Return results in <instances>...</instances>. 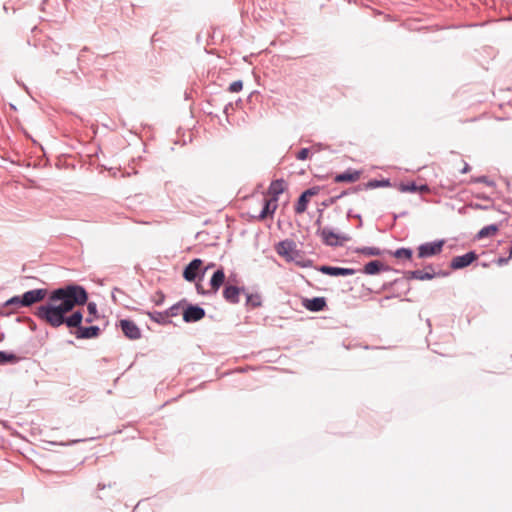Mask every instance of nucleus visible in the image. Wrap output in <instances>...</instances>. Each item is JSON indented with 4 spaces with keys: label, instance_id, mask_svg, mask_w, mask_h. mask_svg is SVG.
I'll return each mask as SVG.
<instances>
[{
    "label": "nucleus",
    "instance_id": "f257e3e1",
    "mask_svg": "<svg viewBox=\"0 0 512 512\" xmlns=\"http://www.w3.org/2000/svg\"><path fill=\"white\" fill-rule=\"evenodd\" d=\"M89 294L86 288L77 283H68L49 292L48 300L34 312L39 319L63 311H73L87 303Z\"/></svg>",
    "mask_w": 512,
    "mask_h": 512
},
{
    "label": "nucleus",
    "instance_id": "a878e982",
    "mask_svg": "<svg viewBox=\"0 0 512 512\" xmlns=\"http://www.w3.org/2000/svg\"><path fill=\"white\" fill-rule=\"evenodd\" d=\"M20 357L13 352L0 351V365L18 363Z\"/></svg>",
    "mask_w": 512,
    "mask_h": 512
},
{
    "label": "nucleus",
    "instance_id": "473e14b6",
    "mask_svg": "<svg viewBox=\"0 0 512 512\" xmlns=\"http://www.w3.org/2000/svg\"><path fill=\"white\" fill-rule=\"evenodd\" d=\"M86 304L89 316L85 318V322L92 323L94 320L99 318L97 304L95 302L88 301Z\"/></svg>",
    "mask_w": 512,
    "mask_h": 512
},
{
    "label": "nucleus",
    "instance_id": "a211bd4d",
    "mask_svg": "<svg viewBox=\"0 0 512 512\" xmlns=\"http://www.w3.org/2000/svg\"><path fill=\"white\" fill-rule=\"evenodd\" d=\"M286 183L284 179L273 180L268 187V194L271 196L268 200L277 203L279 196L285 191Z\"/></svg>",
    "mask_w": 512,
    "mask_h": 512
},
{
    "label": "nucleus",
    "instance_id": "0eeeda50",
    "mask_svg": "<svg viewBox=\"0 0 512 512\" xmlns=\"http://www.w3.org/2000/svg\"><path fill=\"white\" fill-rule=\"evenodd\" d=\"M444 244L445 240L439 239L419 245L417 249L418 258L424 259L440 254L442 252Z\"/></svg>",
    "mask_w": 512,
    "mask_h": 512
},
{
    "label": "nucleus",
    "instance_id": "9d476101",
    "mask_svg": "<svg viewBox=\"0 0 512 512\" xmlns=\"http://www.w3.org/2000/svg\"><path fill=\"white\" fill-rule=\"evenodd\" d=\"M117 326L121 329L124 336L129 340H138L141 338V329L130 319L119 320Z\"/></svg>",
    "mask_w": 512,
    "mask_h": 512
},
{
    "label": "nucleus",
    "instance_id": "a19ab883",
    "mask_svg": "<svg viewBox=\"0 0 512 512\" xmlns=\"http://www.w3.org/2000/svg\"><path fill=\"white\" fill-rule=\"evenodd\" d=\"M196 291L198 294L203 295V296H214L215 295L214 293H210V289L205 290L203 288V286L199 283H196Z\"/></svg>",
    "mask_w": 512,
    "mask_h": 512
},
{
    "label": "nucleus",
    "instance_id": "2eb2a0df",
    "mask_svg": "<svg viewBox=\"0 0 512 512\" xmlns=\"http://www.w3.org/2000/svg\"><path fill=\"white\" fill-rule=\"evenodd\" d=\"M24 307L22 295H15L4 302L0 309V315L8 316L15 312V309Z\"/></svg>",
    "mask_w": 512,
    "mask_h": 512
},
{
    "label": "nucleus",
    "instance_id": "7c9ffc66",
    "mask_svg": "<svg viewBox=\"0 0 512 512\" xmlns=\"http://www.w3.org/2000/svg\"><path fill=\"white\" fill-rule=\"evenodd\" d=\"M309 203V198L306 197L303 193H301L297 199V202L294 206V210L296 214H302L306 211Z\"/></svg>",
    "mask_w": 512,
    "mask_h": 512
},
{
    "label": "nucleus",
    "instance_id": "f704fd0d",
    "mask_svg": "<svg viewBox=\"0 0 512 512\" xmlns=\"http://www.w3.org/2000/svg\"><path fill=\"white\" fill-rule=\"evenodd\" d=\"M471 182L473 183H484L486 184L487 186H491V187H494L496 184L493 180L489 179L487 176L485 175H482V176H477V177H473L471 179Z\"/></svg>",
    "mask_w": 512,
    "mask_h": 512
},
{
    "label": "nucleus",
    "instance_id": "c03bdc74",
    "mask_svg": "<svg viewBox=\"0 0 512 512\" xmlns=\"http://www.w3.org/2000/svg\"><path fill=\"white\" fill-rule=\"evenodd\" d=\"M430 191H431V188L428 184L418 185L417 192L422 193V194H427V193H430Z\"/></svg>",
    "mask_w": 512,
    "mask_h": 512
},
{
    "label": "nucleus",
    "instance_id": "de8ad7c7",
    "mask_svg": "<svg viewBox=\"0 0 512 512\" xmlns=\"http://www.w3.org/2000/svg\"><path fill=\"white\" fill-rule=\"evenodd\" d=\"M474 208L480 209V210H489L490 208H494V206H487V205H481V204H475Z\"/></svg>",
    "mask_w": 512,
    "mask_h": 512
},
{
    "label": "nucleus",
    "instance_id": "412c9836",
    "mask_svg": "<svg viewBox=\"0 0 512 512\" xmlns=\"http://www.w3.org/2000/svg\"><path fill=\"white\" fill-rule=\"evenodd\" d=\"M276 209H277V203H275L271 200H268L267 198H264L262 209L256 218L258 220H264L268 216H272Z\"/></svg>",
    "mask_w": 512,
    "mask_h": 512
},
{
    "label": "nucleus",
    "instance_id": "13d9d810",
    "mask_svg": "<svg viewBox=\"0 0 512 512\" xmlns=\"http://www.w3.org/2000/svg\"><path fill=\"white\" fill-rule=\"evenodd\" d=\"M105 487H106L105 484H101V483L98 484V489H100V490L104 489Z\"/></svg>",
    "mask_w": 512,
    "mask_h": 512
},
{
    "label": "nucleus",
    "instance_id": "b1692460",
    "mask_svg": "<svg viewBox=\"0 0 512 512\" xmlns=\"http://www.w3.org/2000/svg\"><path fill=\"white\" fill-rule=\"evenodd\" d=\"M499 231V225L498 224H490V225H487V226H484L483 228H481L475 238L477 240H481V239H484V238H487V237H491V236H494L497 234V232Z\"/></svg>",
    "mask_w": 512,
    "mask_h": 512
},
{
    "label": "nucleus",
    "instance_id": "f3484780",
    "mask_svg": "<svg viewBox=\"0 0 512 512\" xmlns=\"http://www.w3.org/2000/svg\"><path fill=\"white\" fill-rule=\"evenodd\" d=\"M101 334V329L97 325L81 326L75 330L74 335L77 339H94Z\"/></svg>",
    "mask_w": 512,
    "mask_h": 512
},
{
    "label": "nucleus",
    "instance_id": "20e7f679",
    "mask_svg": "<svg viewBox=\"0 0 512 512\" xmlns=\"http://www.w3.org/2000/svg\"><path fill=\"white\" fill-rule=\"evenodd\" d=\"M316 235L321 237L323 244L329 247L343 246L345 242L351 240L348 234L335 233L334 230L328 226L323 229H317Z\"/></svg>",
    "mask_w": 512,
    "mask_h": 512
},
{
    "label": "nucleus",
    "instance_id": "3c124183",
    "mask_svg": "<svg viewBox=\"0 0 512 512\" xmlns=\"http://www.w3.org/2000/svg\"><path fill=\"white\" fill-rule=\"evenodd\" d=\"M509 260H510V259H509L508 257H507V258H505V257H500V258L497 260V263H498L499 265H504V264H507Z\"/></svg>",
    "mask_w": 512,
    "mask_h": 512
},
{
    "label": "nucleus",
    "instance_id": "052dcab7",
    "mask_svg": "<svg viewBox=\"0 0 512 512\" xmlns=\"http://www.w3.org/2000/svg\"><path fill=\"white\" fill-rule=\"evenodd\" d=\"M399 218V214H393V219L396 221Z\"/></svg>",
    "mask_w": 512,
    "mask_h": 512
},
{
    "label": "nucleus",
    "instance_id": "603ef678",
    "mask_svg": "<svg viewBox=\"0 0 512 512\" xmlns=\"http://www.w3.org/2000/svg\"><path fill=\"white\" fill-rule=\"evenodd\" d=\"M476 197L481 200H486V201L491 200V198L489 196H487L486 194H477Z\"/></svg>",
    "mask_w": 512,
    "mask_h": 512
},
{
    "label": "nucleus",
    "instance_id": "5701e85b",
    "mask_svg": "<svg viewBox=\"0 0 512 512\" xmlns=\"http://www.w3.org/2000/svg\"><path fill=\"white\" fill-rule=\"evenodd\" d=\"M409 280L410 279L406 278V272H404V277L396 278L393 281L384 283L383 286H382V289L383 290H388V289H391L392 287L395 286L397 288L406 289V292H408L410 290V287H409V284H408Z\"/></svg>",
    "mask_w": 512,
    "mask_h": 512
},
{
    "label": "nucleus",
    "instance_id": "6e6d98bb",
    "mask_svg": "<svg viewBox=\"0 0 512 512\" xmlns=\"http://www.w3.org/2000/svg\"><path fill=\"white\" fill-rule=\"evenodd\" d=\"M388 299H390V296H386L385 298L381 299V300H380L381 306H383V302H384L385 300H388Z\"/></svg>",
    "mask_w": 512,
    "mask_h": 512
},
{
    "label": "nucleus",
    "instance_id": "680f3d73",
    "mask_svg": "<svg viewBox=\"0 0 512 512\" xmlns=\"http://www.w3.org/2000/svg\"><path fill=\"white\" fill-rule=\"evenodd\" d=\"M11 109L16 110V106L13 104H10Z\"/></svg>",
    "mask_w": 512,
    "mask_h": 512
},
{
    "label": "nucleus",
    "instance_id": "4be33fe9",
    "mask_svg": "<svg viewBox=\"0 0 512 512\" xmlns=\"http://www.w3.org/2000/svg\"><path fill=\"white\" fill-rule=\"evenodd\" d=\"M386 254L391 255L399 260H408L411 261L413 257V250L409 247H400L395 251L387 250Z\"/></svg>",
    "mask_w": 512,
    "mask_h": 512
},
{
    "label": "nucleus",
    "instance_id": "f03ea898",
    "mask_svg": "<svg viewBox=\"0 0 512 512\" xmlns=\"http://www.w3.org/2000/svg\"><path fill=\"white\" fill-rule=\"evenodd\" d=\"M39 319L52 328H59L65 325L72 331V329L78 330L83 326L84 315L81 310L73 309V311H63Z\"/></svg>",
    "mask_w": 512,
    "mask_h": 512
},
{
    "label": "nucleus",
    "instance_id": "bf43d9fd",
    "mask_svg": "<svg viewBox=\"0 0 512 512\" xmlns=\"http://www.w3.org/2000/svg\"><path fill=\"white\" fill-rule=\"evenodd\" d=\"M406 215H407V211H403V212L399 213V218H400V217H404V216H406Z\"/></svg>",
    "mask_w": 512,
    "mask_h": 512
},
{
    "label": "nucleus",
    "instance_id": "4468645a",
    "mask_svg": "<svg viewBox=\"0 0 512 512\" xmlns=\"http://www.w3.org/2000/svg\"><path fill=\"white\" fill-rule=\"evenodd\" d=\"M302 306L311 312H321L327 308L325 297L303 298Z\"/></svg>",
    "mask_w": 512,
    "mask_h": 512
},
{
    "label": "nucleus",
    "instance_id": "79ce46f5",
    "mask_svg": "<svg viewBox=\"0 0 512 512\" xmlns=\"http://www.w3.org/2000/svg\"><path fill=\"white\" fill-rule=\"evenodd\" d=\"M337 201H338V197H337V195H335V196H331V197H329L328 199H326L325 201H323V202H322V205H323L324 207H329V206L334 205Z\"/></svg>",
    "mask_w": 512,
    "mask_h": 512
},
{
    "label": "nucleus",
    "instance_id": "dca6fc26",
    "mask_svg": "<svg viewBox=\"0 0 512 512\" xmlns=\"http://www.w3.org/2000/svg\"><path fill=\"white\" fill-rule=\"evenodd\" d=\"M392 268L385 265L379 260H372L366 263L362 269V272L366 275H376L382 271H390ZM394 272L398 273L399 270L393 269Z\"/></svg>",
    "mask_w": 512,
    "mask_h": 512
},
{
    "label": "nucleus",
    "instance_id": "2f4dec72",
    "mask_svg": "<svg viewBox=\"0 0 512 512\" xmlns=\"http://www.w3.org/2000/svg\"><path fill=\"white\" fill-rule=\"evenodd\" d=\"M366 189H374V188H380V187H389L391 186L390 179H371L366 184L363 185Z\"/></svg>",
    "mask_w": 512,
    "mask_h": 512
},
{
    "label": "nucleus",
    "instance_id": "72a5a7b5",
    "mask_svg": "<svg viewBox=\"0 0 512 512\" xmlns=\"http://www.w3.org/2000/svg\"><path fill=\"white\" fill-rule=\"evenodd\" d=\"M398 190L402 193H417L418 185L415 181H410L407 183L401 182L398 185Z\"/></svg>",
    "mask_w": 512,
    "mask_h": 512
},
{
    "label": "nucleus",
    "instance_id": "1a4fd4ad",
    "mask_svg": "<svg viewBox=\"0 0 512 512\" xmlns=\"http://www.w3.org/2000/svg\"><path fill=\"white\" fill-rule=\"evenodd\" d=\"M21 295L24 307H31L36 303L42 302L49 295V292L46 288H36L28 290Z\"/></svg>",
    "mask_w": 512,
    "mask_h": 512
},
{
    "label": "nucleus",
    "instance_id": "c756f323",
    "mask_svg": "<svg viewBox=\"0 0 512 512\" xmlns=\"http://www.w3.org/2000/svg\"><path fill=\"white\" fill-rule=\"evenodd\" d=\"M112 300L114 303H119L122 305H126V300L129 298V296L120 288L115 287L112 290Z\"/></svg>",
    "mask_w": 512,
    "mask_h": 512
},
{
    "label": "nucleus",
    "instance_id": "f8f14e48",
    "mask_svg": "<svg viewBox=\"0 0 512 512\" xmlns=\"http://www.w3.org/2000/svg\"><path fill=\"white\" fill-rule=\"evenodd\" d=\"M317 270L324 275L333 276V277L350 276V275H354L356 273V270L353 268L330 266V265H321L317 268Z\"/></svg>",
    "mask_w": 512,
    "mask_h": 512
},
{
    "label": "nucleus",
    "instance_id": "393cba45",
    "mask_svg": "<svg viewBox=\"0 0 512 512\" xmlns=\"http://www.w3.org/2000/svg\"><path fill=\"white\" fill-rule=\"evenodd\" d=\"M244 294L246 295V306L248 308L254 309L262 305V297L259 293H248L245 291Z\"/></svg>",
    "mask_w": 512,
    "mask_h": 512
},
{
    "label": "nucleus",
    "instance_id": "c9c22d12",
    "mask_svg": "<svg viewBox=\"0 0 512 512\" xmlns=\"http://www.w3.org/2000/svg\"><path fill=\"white\" fill-rule=\"evenodd\" d=\"M87 52H88V48L84 47L83 49H81V51L79 52V55L77 57V61H78V64H79V69L82 71V73H84L83 64L86 62L85 57H86V53Z\"/></svg>",
    "mask_w": 512,
    "mask_h": 512
},
{
    "label": "nucleus",
    "instance_id": "aec40b11",
    "mask_svg": "<svg viewBox=\"0 0 512 512\" xmlns=\"http://www.w3.org/2000/svg\"><path fill=\"white\" fill-rule=\"evenodd\" d=\"M225 272H224V269L222 267L218 268L211 276V279H210V293H214L215 295L217 294L218 290L220 289V287L224 284L225 282Z\"/></svg>",
    "mask_w": 512,
    "mask_h": 512
},
{
    "label": "nucleus",
    "instance_id": "a18cd8bd",
    "mask_svg": "<svg viewBox=\"0 0 512 512\" xmlns=\"http://www.w3.org/2000/svg\"><path fill=\"white\" fill-rule=\"evenodd\" d=\"M347 217L350 218V217H354V218H357L359 220V225L358 227H361L362 226V217L360 214H353L352 213V210H348L347 212Z\"/></svg>",
    "mask_w": 512,
    "mask_h": 512
},
{
    "label": "nucleus",
    "instance_id": "e2e57ef3",
    "mask_svg": "<svg viewBox=\"0 0 512 512\" xmlns=\"http://www.w3.org/2000/svg\"><path fill=\"white\" fill-rule=\"evenodd\" d=\"M212 266H213V264H211V265L207 266V267L205 268V271H206L208 268H212Z\"/></svg>",
    "mask_w": 512,
    "mask_h": 512
},
{
    "label": "nucleus",
    "instance_id": "09e8293b",
    "mask_svg": "<svg viewBox=\"0 0 512 512\" xmlns=\"http://www.w3.org/2000/svg\"><path fill=\"white\" fill-rule=\"evenodd\" d=\"M158 295H159V299L155 301V304L157 306L161 305L164 301V294L162 292H159Z\"/></svg>",
    "mask_w": 512,
    "mask_h": 512
},
{
    "label": "nucleus",
    "instance_id": "8fccbe9b",
    "mask_svg": "<svg viewBox=\"0 0 512 512\" xmlns=\"http://www.w3.org/2000/svg\"><path fill=\"white\" fill-rule=\"evenodd\" d=\"M233 108V104L231 102L227 103L225 106H224V109H223V112L228 115V112L230 109Z\"/></svg>",
    "mask_w": 512,
    "mask_h": 512
},
{
    "label": "nucleus",
    "instance_id": "6ab92c4d",
    "mask_svg": "<svg viewBox=\"0 0 512 512\" xmlns=\"http://www.w3.org/2000/svg\"><path fill=\"white\" fill-rule=\"evenodd\" d=\"M361 172L354 169H347L342 173H338L334 177L335 183H354L360 178Z\"/></svg>",
    "mask_w": 512,
    "mask_h": 512
},
{
    "label": "nucleus",
    "instance_id": "423d86ee",
    "mask_svg": "<svg viewBox=\"0 0 512 512\" xmlns=\"http://www.w3.org/2000/svg\"><path fill=\"white\" fill-rule=\"evenodd\" d=\"M202 260L199 258L192 259L183 270V278L187 282H195L197 278H203L205 269H202Z\"/></svg>",
    "mask_w": 512,
    "mask_h": 512
},
{
    "label": "nucleus",
    "instance_id": "6e6552de",
    "mask_svg": "<svg viewBox=\"0 0 512 512\" xmlns=\"http://www.w3.org/2000/svg\"><path fill=\"white\" fill-rule=\"evenodd\" d=\"M183 321L186 323H194L203 319L206 315L204 308L198 304H191L186 301L182 311Z\"/></svg>",
    "mask_w": 512,
    "mask_h": 512
},
{
    "label": "nucleus",
    "instance_id": "864d4df0",
    "mask_svg": "<svg viewBox=\"0 0 512 512\" xmlns=\"http://www.w3.org/2000/svg\"><path fill=\"white\" fill-rule=\"evenodd\" d=\"M470 169H471V168H470L469 164H468V163H465V165H464L463 169L461 170V173L465 174V173L469 172V171H470Z\"/></svg>",
    "mask_w": 512,
    "mask_h": 512
},
{
    "label": "nucleus",
    "instance_id": "5fc2aeb1",
    "mask_svg": "<svg viewBox=\"0 0 512 512\" xmlns=\"http://www.w3.org/2000/svg\"><path fill=\"white\" fill-rule=\"evenodd\" d=\"M84 441V439H76V440H72L69 444H76V443H79V442H82Z\"/></svg>",
    "mask_w": 512,
    "mask_h": 512
},
{
    "label": "nucleus",
    "instance_id": "37998d69",
    "mask_svg": "<svg viewBox=\"0 0 512 512\" xmlns=\"http://www.w3.org/2000/svg\"><path fill=\"white\" fill-rule=\"evenodd\" d=\"M323 209H318V218L316 219L314 225L317 226V229H323L324 227L321 226L322 224V215H323Z\"/></svg>",
    "mask_w": 512,
    "mask_h": 512
},
{
    "label": "nucleus",
    "instance_id": "ea45409f",
    "mask_svg": "<svg viewBox=\"0 0 512 512\" xmlns=\"http://www.w3.org/2000/svg\"><path fill=\"white\" fill-rule=\"evenodd\" d=\"M360 190H362V185H357V186H355L353 188H349L347 190H344L340 194L337 195L338 200L343 198L344 196L350 194V193L357 192V191H360Z\"/></svg>",
    "mask_w": 512,
    "mask_h": 512
},
{
    "label": "nucleus",
    "instance_id": "cd10ccee",
    "mask_svg": "<svg viewBox=\"0 0 512 512\" xmlns=\"http://www.w3.org/2000/svg\"><path fill=\"white\" fill-rule=\"evenodd\" d=\"M147 314L152 321H154L158 324L167 325V324L172 323V321L170 319H168V317L165 315V311L164 312L153 311V312H148Z\"/></svg>",
    "mask_w": 512,
    "mask_h": 512
},
{
    "label": "nucleus",
    "instance_id": "bb28decb",
    "mask_svg": "<svg viewBox=\"0 0 512 512\" xmlns=\"http://www.w3.org/2000/svg\"><path fill=\"white\" fill-rule=\"evenodd\" d=\"M355 252L365 256H381L386 254V249L381 250L378 247H361L357 248Z\"/></svg>",
    "mask_w": 512,
    "mask_h": 512
},
{
    "label": "nucleus",
    "instance_id": "c85d7f7f",
    "mask_svg": "<svg viewBox=\"0 0 512 512\" xmlns=\"http://www.w3.org/2000/svg\"><path fill=\"white\" fill-rule=\"evenodd\" d=\"M186 299H182L179 302L173 304L167 310H165V315L170 319L171 317H175L179 315L180 311H183V307L185 306Z\"/></svg>",
    "mask_w": 512,
    "mask_h": 512
},
{
    "label": "nucleus",
    "instance_id": "49530a36",
    "mask_svg": "<svg viewBox=\"0 0 512 512\" xmlns=\"http://www.w3.org/2000/svg\"><path fill=\"white\" fill-rule=\"evenodd\" d=\"M27 321L29 323V328L32 330V331H35L36 328H37V325L35 323V321L33 319H31L30 317L27 318Z\"/></svg>",
    "mask_w": 512,
    "mask_h": 512
},
{
    "label": "nucleus",
    "instance_id": "e433bc0d",
    "mask_svg": "<svg viewBox=\"0 0 512 512\" xmlns=\"http://www.w3.org/2000/svg\"><path fill=\"white\" fill-rule=\"evenodd\" d=\"M243 89V81L236 80L229 85L228 91L232 93L240 92Z\"/></svg>",
    "mask_w": 512,
    "mask_h": 512
},
{
    "label": "nucleus",
    "instance_id": "7ed1b4c3",
    "mask_svg": "<svg viewBox=\"0 0 512 512\" xmlns=\"http://www.w3.org/2000/svg\"><path fill=\"white\" fill-rule=\"evenodd\" d=\"M275 250L277 254L283 257L287 262H295L298 266L305 268L311 265V260H298L301 251L297 249L296 243L292 239H284L280 241Z\"/></svg>",
    "mask_w": 512,
    "mask_h": 512
},
{
    "label": "nucleus",
    "instance_id": "9b49d317",
    "mask_svg": "<svg viewBox=\"0 0 512 512\" xmlns=\"http://www.w3.org/2000/svg\"><path fill=\"white\" fill-rule=\"evenodd\" d=\"M478 259V254L472 250L463 255H458L452 258L450 268L452 270H460L470 266Z\"/></svg>",
    "mask_w": 512,
    "mask_h": 512
},
{
    "label": "nucleus",
    "instance_id": "58836bf2",
    "mask_svg": "<svg viewBox=\"0 0 512 512\" xmlns=\"http://www.w3.org/2000/svg\"><path fill=\"white\" fill-rule=\"evenodd\" d=\"M321 190L320 186H312L306 190H304L302 193L310 199V197L317 195Z\"/></svg>",
    "mask_w": 512,
    "mask_h": 512
},
{
    "label": "nucleus",
    "instance_id": "39448f33",
    "mask_svg": "<svg viewBox=\"0 0 512 512\" xmlns=\"http://www.w3.org/2000/svg\"><path fill=\"white\" fill-rule=\"evenodd\" d=\"M450 275L449 271L439 270L435 271L433 264H427L424 267V270H413V271H406V278L407 279H415V280H432L435 277H447Z\"/></svg>",
    "mask_w": 512,
    "mask_h": 512
},
{
    "label": "nucleus",
    "instance_id": "ddd939ff",
    "mask_svg": "<svg viewBox=\"0 0 512 512\" xmlns=\"http://www.w3.org/2000/svg\"><path fill=\"white\" fill-rule=\"evenodd\" d=\"M242 293H245L244 287L227 284L223 289V298L230 304H238Z\"/></svg>",
    "mask_w": 512,
    "mask_h": 512
},
{
    "label": "nucleus",
    "instance_id": "4d7b16f0",
    "mask_svg": "<svg viewBox=\"0 0 512 512\" xmlns=\"http://www.w3.org/2000/svg\"><path fill=\"white\" fill-rule=\"evenodd\" d=\"M508 258L512 259V245L509 248V256H508Z\"/></svg>",
    "mask_w": 512,
    "mask_h": 512
},
{
    "label": "nucleus",
    "instance_id": "4c0bfd02",
    "mask_svg": "<svg viewBox=\"0 0 512 512\" xmlns=\"http://www.w3.org/2000/svg\"><path fill=\"white\" fill-rule=\"evenodd\" d=\"M309 154H310L309 148H301L296 154V159L300 160V161H305L306 159H308Z\"/></svg>",
    "mask_w": 512,
    "mask_h": 512
}]
</instances>
